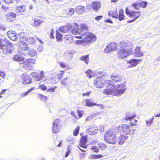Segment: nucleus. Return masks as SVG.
Here are the masks:
<instances>
[{"instance_id": "nucleus-1", "label": "nucleus", "mask_w": 160, "mask_h": 160, "mask_svg": "<svg viewBox=\"0 0 160 160\" xmlns=\"http://www.w3.org/2000/svg\"><path fill=\"white\" fill-rule=\"evenodd\" d=\"M88 30V28L85 24H81L80 29L78 28V25L76 24L73 26V29L72 30V32L76 35L75 36V38H82L84 36L86 37V35H85L84 32H87L89 34L92 33L87 32Z\"/></svg>"}, {"instance_id": "nucleus-2", "label": "nucleus", "mask_w": 160, "mask_h": 160, "mask_svg": "<svg viewBox=\"0 0 160 160\" xmlns=\"http://www.w3.org/2000/svg\"><path fill=\"white\" fill-rule=\"evenodd\" d=\"M85 35H86V37H83V39L82 40H76L75 43L77 45H84L85 44H88L89 43L93 42L96 39V36L92 33L89 34L87 32H84Z\"/></svg>"}, {"instance_id": "nucleus-3", "label": "nucleus", "mask_w": 160, "mask_h": 160, "mask_svg": "<svg viewBox=\"0 0 160 160\" xmlns=\"http://www.w3.org/2000/svg\"><path fill=\"white\" fill-rule=\"evenodd\" d=\"M104 139L106 142L111 144H115L117 142V139L114 133V130L113 129L108 130L105 133Z\"/></svg>"}, {"instance_id": "nucleus-4", "label": "nucleus", "mask_w": 160, "mask_h": 160, "mask_svg": "<svg viewBox=\"0 0 160 160\" xmlns=\"http://www.w3.org/2000/svg\"><path fill=\"white\" fill-rule=\"evenodd\" d=\"M94 85L98 88H101L103 87H108L111 85L112 86H114L115 84L110 80H104L101 78H97L94 82Z\"/></svg>"}, {"instance_id": "nucleus-5", "label": "nucleus", "mask_w": 160, "mask_h": 160, "mask_svg": "<svg viewBox=\"0 0 160 160\" xmlns=\"http://www.w3.org/2000/svg\"><path fill=\"white\" fill-rule=\"evenodd\" d=\"M4 42L3 39H0V48L4 54H9L12 53L13 51L12 44L10 43L9 44H4Z\"/></svg>"}, {"instance_id": "nucleus-6", "label": "nucleus", "mask_w": 160, "mask_h": 160, "mask_svg": "<svg viewBox=\"0 0 160 160\" xmlns=\"http://www.w3.org/2000/svg\"><path fill=\"white\" fill-rule=\"evenodd\" d=\"M133 49L131 48L125 49L120 48L117 52L118 57L122 59L128 56L131 54L133 52Z\"/></svg>"}, {"instance_id": "nucleus-7", "label": "nucleus", "mask_w": 160, "mask_h": 160, "mask_svg": "<svg viewBox=\"0 0 160 160\" xmlns=\"http://www.w3.org/2000/svg\"><path fill=\"white\" fill-rule=\"evenodd\" d=\"M125 12L127 15L130 18H133L131 20L128 21L129 23H131L135 21L141 15V11H131L129 10L128 8H126Z\"/></svg>"}, {"instance_id": "nucleus-8", "label": "nucleus", "mask_w": 160, "mask_h": 160, "mask_svg": "<svg viewBox=\"0 0 160 160\" xmlns=\"http://www.w3.org/2000/svg\"><path fill=\"white\" fill-rule=\"evenodd\" d=\"M130 127L127 124H123L118 127V129L121 132H123L126 134H129L131 132Z\"/></svg>"}, {"instance_id": "nucleus-9", "label": "nucleus", "mask_w": 160, "mask_h": 160, "mask_svg": "<svg viewBox=\"0 0 160 160\" xmlns=\"http://www.w3.org/2000/svg\"><path fill=\"white\" fill-rule=\"evenodd\" d=\"M61 121L60 119H57L53 121L52 125V132L54 133H57L61 125Z\"/></svg>"}, {"instance_id": "nucleus-10", "label": "nucleus", "mask_w": 160, "mask_h": 160, "mask_svg": "<svg viewBox=\"0 0 160 160\" xmlns=\"http://www.w3.org/2000/svg\"><path fill=\"white\" fill-rule=\"evenodd\" d=\"M111 79L115 82H120L124 78L118 74L113 73L111 75Z\"/></svg>"}, {"instance_id": "nucleus-11", "label": "nucleus", "mask_w": 160, "mask_h": 160, "mask_svg": "<svg viewBox=\"0 0 160 160\" xmlns=\"http://www.w3.org/2000/svg\"><path fill=\"white\" fill-rule=\"evenodd\" d=\"M126 89V88H114V91H113V95L114 96L119 97L124 93Z\"/></svg>"}, {"instance_id": "nucleus-12", "label": "nucleus", "mask_w": 160, "mask_h": 160, "mask_svg": "<svg viewBox=\"0 0 160 160\" xmlns=\"http://www.w3.org/2000/svg\"><path fill=\"white\" fill-rule=\"evenodd\" d=\"M13 59L14 61H16L19 62H29L30 61V59H27L24 58L21 55L17 54L13 56Z\"/></svg>"}, {"instance_id": "nucleus-13", "label": "nucleus", "mask_w": 160, "mask_h": 160, "mask_svg": "<svg viewBox=\"0 0 160 160\" xmlns=\"http://www.w3.org/2000/svg\"><path fill=\"white\" fill-rule=\"evenodd\" d=\"M117 44L116 43H111L109 44L105 48L104 51L107 53L112 51H115L117 49Z\"/></svg>"}, {"instance_id": "nucleus-14", "label": "nucleus", "mask_w": 160, "mask_h": 160, "mask_svg": "<svg viewBox=\"0 0 160 160\" xmlns=\"http://www.w3.org/2000/svg\"><path fill=\"white\" fill-rule=\"evenodd\" d=\"M73 27H72L70 24H69L60 27L59 30L62 32L66 33L68 31H72Z\"/></svg>"}, {"instance_id": "nucleus-15", "label": "nucleus", "mask_w": 160, "mask_h": 160, "mask_svg": "<svg viewBox=\"0 0 160 160\" xmlns=\"http://www.w3.org/2000/svg\"><path fill=\"white\" fill-rule=\"evenodd\" d=\"M133 54L134 56L136 57H142L144 55L143 51H142L141 48L139 47H137L136 48Z\"/></svg>"}, {"instance_id": "nucleus-16", "label": "nucleus", "mask_w": 160, "mask_h": 160, "mask_svg": "<svg viewBox=\"0 0 160 160\" xmlns=\"http://www.w3.org/2000/svg\"><path fill=\"white\" fill-rule=\"evenodd\" d=\"M19 46L22 50H23L28 51L29 50V48L28 46V44L25 43L24 42L20 40L18 42Z\"/></svg>"}, {"instance_id": "nucleus-17", "label": "nucleus", "mask_w": 160, "mask_h": 160, "mask_svg": "<svg viewBox=\"0 0 160 160\" xmlns=\"http://www.w3.org/2000/svg\"><path fill=\"white\" fill-rule=\"evenodd\" d=\"M8 35L12 41H16L18 40V38L16 34V32L13 31H9L7 32Z\"/></svg>"}, {"instance_id": "nucleus-18", "label": "nucleus", "mask_w": 160, "mask_h": 160, "mask_svg": "<svg viewBox=\"0 0 160 160\" xmlns=\"http://www.w3.org/2000/svg\"><path fill=\"white\" fill-rule=\"evenodd\" d=\"M87 137L86 136L81 138L79 144V146L82 148L86 149L87 146L86 145L87 141Z\"/></svg>"}, {"instance_id": "nucleus-19", "label": "nucleus", "mask_w": 160, "mask_h": 160, "mask_svg": "<svg viewBox=\"0 0 160 160\" xmlns=\"http://www.w3.org/2000/svg\"><path fill=\"white\" fill-rule=\"evenodd\" d=\"M128 138V137L127 135H121L119 137L118 139H117V141L119 145H122L125 142L126 140Z\"/></svg>"}, {"instance_id": "nucleus-20", "label": "nucleus", "mask_w": 160, "mask_h": 160, "mask_svg": "<svg viewBox=\"0 0 160 160\" xmlns=\"http://www.w3.org/2000/svg\"><path fill=\"white\" fill-rule=\"evenodd\" d=\"M98 129L97 127L90 128L87 129V132L90 135H95L98 132Z\"/></svg>"}, {"instance_id": "nucleus-21", "label": "nucleus", "mask_w": 160, "mask_h": 160, "mask_svg": "<svg viewBox=\"0 0 160 160\" xmlns=\"http://www.w3.org/2000/svg\"><path fill=\"white\" fill-rule=\"evenodd\" d=\"M101 3L99 2H93L92 4V9L95 11H98L100 8Z\"/></svg>"}, {"instance_id": "nucleus-22", "label": "nucleus", "mask_w": 160, "mask_h": 160, "mask_svg": "<svg viewBox=\"0 0 160 160\" xmlns=\"http://www.w3.org/2000/svg\"><path fill=\"white\" fill-rule=\"evenodd\" d=\"M131 45L132 43L129 41H125L120 42L119 45L120 48L124 49L125 47H129Z\"/></svg>"}, {"instance_id": "nucleus-23", "label": "nucleus", "mask_w": 160, "mask_h": 160, "mask_svg": "<svg viewBox=\"0 0 160 160\" xmlns=\"http://www.w3.org/2000/svg\"><path fill=\"white\" fill-rule=\"evenodd\" d=\"M16 14L15 13L13 12H9L6 15V17L8 21H12V19L16 18Z\"/></svg>"}, {"instance_id": "nucleus-24", "label": "nucleus", "mask_w": 160, "mask_h": 160, "mask_svg": "<svg viewBox=\"0 0 160 160\" xmlns=\"http://www.w3.org/2000/svg\"><path fill=\"white\" fill-rule=\"evenodd\" d=\"M22 78L23 80L22 83L24 84H29L31 82L30 79L28 75L26 74H23L22 76Z\"/></svg>"}, {"instance_id": "nucleus-25", "label": "nucleus", "mask_w": 160, "mask_h": 160, "mask_svg": "<svg viewBox=\"0 0 160 160\" xmlns=\"http://www.w3.org/2000/svg\"><path fill=\"white\" fill-rule=\"evenodd\" d=\"M109 86L107 89L103 90V93L108 95H113V91H114V88H111V86ZM111 87H112L111 85Z\"/></svg>"}, {"instance_id": "nucleus-26", "label": "nucleus", "mask_w": 160, "mask_h": 160, "mask_svg": "<svg viewBox=\"0 0 160 160\" xmlns=\"http://www.w3.org/2000/svg\"><path fill=\"white\" fill-rule=\"evenodd\" d=\"M75 10L78 14H81L85 12V8L84 6H78L76 7Z\"/></svg>"}, {"instance_id": "nucleus-27", "label": "nucleus", "mask_w": 160, "mask_h": 160, "mask_svg": "<svg viewBox=\"0 0 160 160\" xmlns=\"http://www.w3.org/2000/svg\"><path fill=\"white\" fill-rule=\"evenodd\" d=\"M31 60L30 59V61L29 62H22L23 63V65H22V67L25 69L27 70H29L32 68L31 65L30 64Z\"/></svg>"}, {"instance_id": "nucleus-28", "label": "nucleus", "mask_w": 160, "mask_h": 160, "mask_svg": "<svg viewBox=\"0 0 160 160\" xmlns=\"http://www.w3.org/2000/svg\"><path fill=\"white\" fill-rule=\"evenodd\" d=\"M27 53L28 56L32 57L36 55L37 52L36 50L29 48V50L27 51Z\"/></svg>"}, {"instance_id": "nucleus-29", "label": "nucleus", "mask_w": 160, "mask_h": 160, "mask_svg": "<svg viewBox=\"0 0 160 160\" xmlns=\"http://www.w3.org/2000/svg\"><path fill=\"white\" fill-rule=\"evenodd\" d=\"M108 15L109 16H112L116 18H118V12L117 10L114 12L112 11H109L108 12Z\"/></svg>"}, {"instance_id": "nucleus-30", "label": "nucleus", "mask_w": 160, "mask_h": 160, "mask_svg": "<svg viewBox=\"0 0 160 160\" xmlns=\"http://www.w3.org/2000/svg\"><path fill=\"white\" fill-rule=\"evenodd\" d=\"M43 21H41V20L38 19V18H35L34 20V25L35 26H40V24L43 22Z\"/></svg>"}, {"instance_id": "nucleus-31", "label": "nucleus", "mask_w": 160, "mask_h": 160, "mask_svg": "<svg viewBox=\"0 0 160 160\" xmlns=\"http://www.w3.org/2000/svg\"><path fill=\"white\" fill-rule=\"evenodd\" d=\"M128 63L130 64L132 66L131 67L136 66L138 63V60L136 59H133L128 61ZM129 67H131L129 66Z\"/></svg>"}, {"instance_id": "nucleus-32", "label": "nucleus", "mask_w": 160, "mask_h": 160, "mask_svg": "<svg viewBox=\"0 0 160 160\" xmlns=\"http://www.w3.org/2000/svg\"><path fill=\"white\" fill-rule=\"evenodd\" d=\"M118 19L120 21H122L124 18V16L123 14V11L122 9H120L119 11Z\"/></svg>"}, {"instance_id": "nucleus-33", "label": "nucleus", "mask_w": 160, "mask_h": 160, "mask_svg": "<svg viewBox=\"0 0 160 160\" xmlns=\"http://www.w3.org/2000/svg\"><path fill=\"white\" fill-rule=\"evenodd\" d=\"M16 8L17 10L20 12H23L26 10V6L25 5L18 6Z\"/></svg>"}, {"instance_id": "nucleus-34", "label": "nucleus", "mask_w": 160, "mask_h": 160, "mask_svg": "<svg viewBox=\"0 0 160 160\" xmlns=\"http://www.w3.org/2000/svg\"><path fill=\"white\" fill-rule=\"evenodd\" d=\"M136 117V115H134L131 116L129 115H126V116L124 118V119L126 121H132L133 118Z\"/></svg>"}, {"instance_id": "nucleus-35", "label": "nucleus", "mask_w": 160, "mask_h": 160, "mask_svg": "<svg viewBox=\"0 0 160 160\" xmlns=\"http://www.w3.org/2000/svg\"><path fill=\"white\" fill-rule=\"evenodd\" d=\"M80 59L81 60H83L85 62L86 64H87L88 63V61L89 60V55H88L85 56H82L80 58Z\"/></svg>"}, {"instance_id": "nucleus-36", "label": "nucleus", "mask_w": 160, "mask_h": 160, "mask_svg": "<svg viewBox=\"0 0 160 160\" xmlns=\"http://www.w3.org/2000/svg\"><path fill=\"white\" fill-rule=\"evenodd\" d=\"M56 38L57 41H61L62 40V34L57 31L56 32Z\"/></svg>"}, {"instance_id": "nucleus-37", "label": "nucleus", "mask_w": 160, "mask_h": 160, "mask_svg": "<svg viewBox=\"0 0 160 160\" xmlns=\"http://www.w3.org/2000/svg\"><path fill=\"white\" fill-rule=\"evenodd\" d=\"M154 116L152 118H151L149 120H146V122L147 126L149 127L152 124V121L154 119Z\"/></svg>"}, {"instance_id": "nucleus-38", "label": "nucleus", "mask_w": 160, "mask_h": 160, "mask_svg": "<svg viewBox=\"0 0 160 160\" xmlns=\"http://www.w3.org/2000/svg\"><path fill=\"white\" fill-rule=\"evenodd\" d=\"M138 3L139 7L143 8H146V6L148 4V2L146 1H142Z\"/></svg>"}, {"instance_id": "nucleus-39", "label": "nucleus", "mask_w": 160, "mask_h": 160, "mask_svg": "<svg viewBox=\"0 0 160 160\" xmlns=\"http://www.w3.org/2000/svg\"><path fill=\"white\" fill-rule=\"evenodd\" d=\"M86 72L87 74V76H88L89 78L92 77L94 74L93 72L90 69L88 70Z\"/></svg>"}, {"instance_id": "nucleus-40", "label": "nucleus", "mask_w": 160, "mask_h": 160, "mask_svg": "<svg viewBox=\"0 0 160 160\" xmlns=\"http://www.w3.org/2000/svg\"><path fill=\"white\" fill-rule=\"evenodd\" d=\"M44 76V72L43 71H41L40 73V75H38L37 78L38 81H40L42 79Z\"/></svg>"}, {"instance_id": "nucleus-41", "label": "nucleus", "mask_w": 160, "mask_h": 160, "mask_svg": "<svg viewBox=\"0 0 160 160\" xmlns=\"http://www.w3.org/2000/svg\"><path fill=\"white\" fill-rule=\"evenodd\" d=\"M27 40L30 43L33 44L35 41V39L33 38L28 37Z\"/></svg>"}, {"instance_id": "nucleus-42", "label": "nucleus", "mask_w": 160, "mask_h": 160, "mask_svg": "<svg viewBox=\"0 0 160 160\" xmlns=\"http://www.w3.org/2000/svg\"><path fill=\"white\" fill-rule=\"evenodd\" d=\"M103 157V156L101 154L98 155H92V158L93 159H98Z\"/></svg>"}, {"instance_id": "nucleus-43", "label": "nucleus", "mask_w": 160, "mask_h": 160, "mask_svg": "<svg viewBox=\"0 0 160 160\" xmlns=\"http://www.w3.org/2000/svg\"><path fill=\"white\" fill-rule=\"evenodd\" d=\"M98 148L103 150L104 149L106 148V145L103 143H99L98 144Z\"/></svg>"}, {"instance_id": "nucleus-44", "label": "nucleus", "mask_w": 160, "mask_h": 160, "mask_svg": "<svg viewBox=\"0 0 160 160\" xmlns=\"http://www.w3.org/2000/svg\"><path fill=\"white\" fill-rule=\"evenodd\" d=\"M95 103H93L91 100H86V104L87 106L90 107L93 105Z\"/></svg>"}, {"instance_id": "nucleus-45", "label": "nucleus", "mask_w": 160, "mask_h": 160, "mask_svg": "<svg viewBox=\"0 0 160 160\" xmlns=\"http://www.w3.org/2000/svg\"><path fill=\"white\" fill-rule=\"evenodd\" d=\"M132 7L136 9H138L139 7V3H135L132 5Z\"/></svg>"}, {"instance_id": "nucleus-46", "label": "nucleus", "mask_w": 160, "mask_h": 160, "mask_svg": "<svg viewBox=\"0 0 160 160\" xmlns=\"http://www.w3.org/2000/svg\"><path fill=\"white\" fill-rule=\"evenodd\" d=\"M126 86V83L125 82H124L121 83L119 84H118L117 86V88H123L125 87Z\"/></svg>"}, {"instance_id": "nucleus-47", "label": "nucleus", "mask_w": 160, "mask_h": 160, "mask_svg": "<svg viewBox=\"0 0 160 160\" xmlns=\"http://www.w3.org/2000/svg\"><path fill=\"white\" fill-rule=\"evenodd\" d=\"M65 38L67 40H70V42L72 43V41H73L72 39V37L71 35H66L65 37Z\"/></svg>"}, {"instance_id": "nucleus-48", "label": "nucleus", "mask_w": 160, "mask_h": 160, "mask_svg": "<svg viewBox=\"0 0 160 160\" xmlns=\"http://www.w3.org/2000/svg\"><path fill=\"white\" fill-rule=\"evenodd\" d=\"M79 127H77L75 129L74 131L73 132V134L75 136H76L78 135V134L79 133Z\"/></svg>"}, {"instance_id": "nucleus-49", "label": "nucleus", "mask_w": 160, "mask_h": 160, "mask_svg": "<svg viewBox=\"0 0 160 160\" xmlns=\"http://www.w3.org/2000/svg\"><path fill=\"white\" fill-rule=\"evenodd\" d=\"M91 149L93 151L96 152H98L99 151L98 148L95 146L91 147Z\"/></svg>"}, {"instance_id": "nucleus-50", "label": "nucleus", "mask_w": 160, "mask_h": 160, "mask_svg": "<svg viewBox=\"0 0 160 160\" xmlns=\"http://www.w3.org/2000/svg\"><path fill=\"white\" fill-rule=\"evenodd\" d=\"M39 88L43 90H45L47 89V87L44 85H40Z\"/></svg>"}, {"instance_id": "nucleus-51", "label": "nucleus", "mask_w": 160, "mask_h": 160, "mask_svg": "<svg viewBox=\"0 0 160 160\" xmlns=\"http://www.w3.org/2000/svg\"><path fill=\"white\" fill-rule=\"evenodd\" d=\"M30 75L31 76H32V77L34 78H36L37 77L38 78V74L35 72H31L30 73Z\"/></svg>"}, {"instance_id": "nucleus-52", "label": "nucleus", "mask_w": 160, "mask_h": 160, "mask_svg": "<svg viewBox=\"0 0 160 160\" xmlns=\"http://www.w3.org/2000/svg\"><path fill=\"white\" fill-rule=\"evenodd\" d=\"M24 34L23 32H21L18 34V38L21 39L22 38L23 39L24 38Z\"/></svg>"}, {"instance_id": "nucleus-53", "label": "nucleus", "mask_w": 160, "mask_h": 160, "mask_svg": "<svg viewBox=\"0 0 160 160\" xmlns=\"http://www.w3.org/2000/svg\"><path fill=\"white\" fill-rule=\"evenodd\" d=\"M77 112H78V114L79 116V117H78L79 118H81L82 116L83 115V111H80V110H78L77 111Z\"/></svg>"}, {"instance_id": "nucleus-54", "label": "nucleus", "mask_w": 160, "mask_h": 160, "mask_svg": "<svg viewBox=\"0 0 160 160\" xmlns=\"http://www.w3.org/2000/svg\"><path fill=\"white\" fill-rule=\"evenodd\" d=\"M69 10V14L70 15H72V14L74 13V10L73 8H70L68 9Z\"/></svg>"}, {"instance_id": "nucleus-55", "label": "nucleus", "mask_w": 160, "mask_h": 160, "mask_svg": "<svg viewBox=\"0 0 160 160\" xmlns=\"http://www.w3.org/2000/svg\"><path fill=\"white\" fill-rule=\"evenodd\" d=\"M57 88V87H54L53 88H50L49 89H48V92H54V90Z\"/></svg>"}, {"instance_id": "nucleus-56", "label": "nucleus", "mask_w": 160, "mask_h": 160, "mask_svg": "<svg viewBox=\"0 0 160 160\" xmlns=\"http://www.w3.org/2000/svg\"><path fill=\"white\" fill-rule=\"evenodd\" d=\"M68 78L67 77L61 81V82L64 85H67V82L66 81V80Z\"/></svg>"}, {"instance_id": "nucleus-57", "label": "nucleus", "mask_w": 160, "mask_h": 160, "mask_svg": "<svg viewBox=\"0 0 160 160\" xmlns=\"http://www.w3.org/2000/svg\"><path fill=\"white\" fill-rule=\"evenodd\" d=\"M93 117H94L93 115L89 116L87 117L86 120V121H90L92 120Z\"/></svg>"}, {"instance_id": "nucleus-58", "label": "nucleus", "mask_w": 160, "mask_h": 160, "mask_svg": "<svg viewBox=\"0 0 160 160\" xmlns=\"http://www.w3.org/2000/svg\"><path fill=\"white\" fill-rule=\"evenodd\" d=\"M7 4H9L10 3H12L13 2V0H2Z\"/></svg>"}, {"instance_id": "nucleus-59", "label": "nucleus", "mask_w": 160, "mask_h": 160, "mask_svg": "<svg viewBox=\"0 0 160 160\" xmlns=\"http://www.w3.org/2000/svg\"><path fill=\"white\" fill-rule=\"evenodd\" d=\"M2 8L5 12L7 11V10H8L10 8L9 7H6L4 5H2Z\"/></svg>"}, {"instance_id": "nucleus-60", "label": "nucleus", "mask_w": 160, "mask_h": 160, "mask_svg": "<svg viewBox=\"0 0 160 160\" xmlns=\"http://www.w3.org/2000/svg\"><path fill=\"white\" fill-rule=\"evenodd\" d=\"M71 114L72 116H73L76 119H78L79 118L78 116H77L73 112H71Z\"/></svg>"}, {"instance_id": "nucleus-61", "label": "nucleus", "mask_w": 160, "mask_h": 160, "mask_svg": "<svg viewBox=\"0 0 160 160\" xmlns=\"http://www.w3.org/2000/svg\"><path fill=\"white\" fill-rule=\"evenodd\" d=\"M137 121L136 119H134L131 122V126L132 125H136V122H137Z\"/></svg>"}, {"instance_id": "nucleus-62", "label": "nucleus", "mask_w": 160, "mask_h": 160, "mask_svg": "<svg viewBox=\"0 0 160 160\" xmlns=\"http://www.w3.org/2000/svg\"><path fill=\"white\" fill-rule=\"evenodd\" d=\"M59 64L61 67L62 68H65L66 66L65 65V64L63 62H59Z\"/></svg>"}, {"instance_id": "nucleus-63", "label": "nucleus", "mask_w": 160, "mask_h": 160, "mask_svg": "<svg viewBox=\"0 0 160 160\" xmlns=\"http://www.w3.org/2000/svg\"><path fill=\"white\" fill-rule=\"evenodd\" d=\"M0 30L3 31H4L6 30L4 26L1 23H0Z\"/></svg>"}, {"instance_id": "nucleus-64", "label": "nucleus", "mask_w": 160, "mask_h": 160, "mask_svg": "<svg viewBox=\"0 0 160 160\" xmlns=\"http://www.w3.org/2000/svg\"><path fill=\"white\" fill-rule=\"evenodd\" d=\"M5 74L4 72L0 71V76L2 77V78H4L5 76Z\"/></svg>"}]
</instances>
